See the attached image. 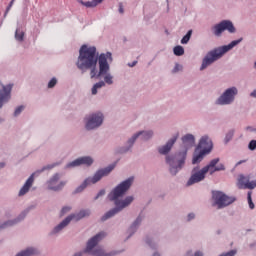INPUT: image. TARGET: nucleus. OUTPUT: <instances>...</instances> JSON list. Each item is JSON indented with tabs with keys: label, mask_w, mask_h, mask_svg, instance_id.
Instances as JSON below:
<instances>
[{
	"label": "nucleus",
	"mask_w": 256,
	"mask_h": 256,
	"mask_svg": "<svg viewBox=\"0 0 256 256\" xmlns=\"http://www.w3.org/2000/svg\"><path fill=\"white\" fill-rule=\"evenodd\" d=\"M109 62L113 61L112 54L107 52L97 55V49L94 46L82 45L80 47V55H78V61L76 66L78 69L85 72L90 69V78H99L104 76V82L108 85L113 84V76L108 74L110 70Z\"/></svg>",
	"instance_id": "nucleus-1"
},
{
	"label": "nucleus",
	"mask_w": 256,
	"mask_h": 256,
	"mask_svg": "<svg viewBox=\"0 0 256 256\" xmlns=\"http://www.w3.org/2000/svg\"><path fill=\"white\" fill-rule=\"evenodd\" d=\"M133 181H134L133 177L126 179L125 181H123L119 185H117L108 194V199H109V201H114L115 208L106 212L101 217V221H107V219H111V217H114L115 215H117V213H120V211H122V209H125L126 207H128V205H131V203L134 201L133 196H127L124 200H118V199H119V197H123V195H125V193H127V191L130 189Z\"/></svg>",
	"instance_id": "nucleus-2"
},
{
	"label": "nucleus",
	"mask_w": 256,
	"mask_h": 256,
	"mask_svg": "<svg viewBox=\"0 0 256 256\" xmlns=\"http://www.w3.org/2000/svg\"><path fill=\"white\" fill-rule=\"evenodd\" d=\"M243 38H240L238 40L232 41L230 44L216 48L212 51H209L206 56L204 57L200 70H204L209 65L214 63L216 60H219L225 53L230 51L232 48L237 46L240 42H242Z\"/></svg>",
	"instance_id": "nucleus-3"
},
{
	"label": "nucleus",
	"mask_w": 256,
	"mask_h": 256,
	"mask_svg": "<svg viewBox=\"0 0 256 256\" xmlns=\"http://www.w3.org/2000/svg\"><path fill=\"white\" fill-rule=\"evenodd\" d=\"M106 237L104 232H100L88 240V244L86 245V250L84 252H78L74 254V256H83L84 253L91 254L92 256H113L112 253H105L103 249L96 248L94 249L100 241H102ZM94 249V250H93Z\"/></svg>",
	"instance_id": "nucleus-4"
},
{
	"label": "nucleus",
	"mask_w": 256,
	"mask_h": 256,
	"mask_svg": "<svg viewBox=\"0 0 256 256\" xmlns=\"http://www.w3.org/2000/svg\"><path fill=\"white\" fill-rule=\"evenodd\" d=\"M114 165H110L104 169L98 170L93 177H88L86 178V180H84V183H82V185L78 186V188H76V191H74V193H82V191H84V189H86V187H88V185H95V183H98V181H101L102 177H106V175L110 174L111 171H113L114 169Z\"/></svg>",
	"instance_id": "nucleus-5"
},
{
	"label": "nucleus",
	"mask_w": 256,
	"mask_h": 256,
	"mask_svg": "<svg viewBox=\"0 0 256 256\" xmlns=\"http://www.w3.org/2000/svg\"><path fill=\"white\" fill-rule=\"evenodd\" d=\"M187 152L181 154L180 159L178 156H167L166 163L170 166V173L171 175H177L178 171H180L185 164Z\"/></svg>",
	"instance_id": "nucleus-6"
},
{
	"label": "nucleus",
	"mask_w": 256,
	"mask_h": 256,
	"mask_svg": "<svg viewBox=\"0 0 256 256\" xmlns=\"http://www.w3.org/2000/svg\"><path fill=\"white\" fill-rule=\"evenodd\" d=\"M212 199L214 201L213 205H216L217 209H224V207L232 205V203L235 201V198L227 196L220 191H213Z\"/></svg>",
	"instance_id": "nucleus-7"
},
{
	"label": "nucleus",
	"mask_w": 256,
	"mask_h": 256,
	"mask_svg": "<svg viewBox=\"0 0 256 256\" xmlns=\"http://www.w3.org/2000/svg\"><path fill=\"white\" fill-rule=\"evenodd\" d=\"M89 215H91L90 210H81L80 212H78V214H72L66 217V219H64L63 222H61L60 224H58V226L54 228V231H52V234H57L61 232L64 229V227H67V225L71 223L72 219H75L76 221H80V219H83L84 217H89Z\"/></svg>",
	"instance_id": "nucleus-8"
},
{
	"label": "nucleus",
	"mask_w": 256,
	"mask_h": 256,
	"mask_svg": "<svg viewBox=\"0 0 256 256\" xmlns=\"http://www.w3.org/2000/svg\"><path fill=\"white\" fill-rule=\"evenodd\" d=\"M238 94L236 87H231L225 90V92L217 99L216 104L227 105L231 104L235 100V96Z\"/></svg>",
	"instance_id": "nucleus-9"
},
{
	"label": "nucleus",
	"mask_w": 256,
	"mask_h": 256,
	"mask_svg": "<svg viewBox=\"0 0 256 256\" xmlns=\"http://www.w3.org/2000/svg\"><path fill=\"white\" fill-rule=\"evenodd\" d=\"M225 30H227L230 33H235L236 28L234 27L233 23L229 20H223L222 22L212 27L213 34L216 36H221Z\"/></svg>",
	"instance_id": "nucleus-10"
},
{
	"label": "nucleus",
	"mask_w": 256,
	"mask_h": 256,
	"mask_svg": "<svg viewBox=\"0 0 256 256\" xmlns=\"http://www.w3.org/2000/svg\"><path fill=\"white\" fill-rule=\"evenodd\" d=\"M103 114L102 113H94L90 115V117L86 118V129L91 131L92 129H97L103 123Z\"/></svg>",
	"instance_id": "nucleus-11"
},
{
	"label": "nucleus",
	"mask_w": 256,
	"mask_h": 256,
	"mask_svg": "<svg viewBox=\"0 0 256 256\" xmlns=\"http://www.w3.org/2000/svg\"><path fill=\"white\" fill-rule=\"evenodd\" d=\"M220 161L219 158H214L207 164L205 167H203V170L205 171V174L209 173V175H214L216 171H225V166L224 164H218Z\"/></svg>",
	"instance_id": "nucleus-12"
},
{
	"label": "nucleus",
	"mask_w": 256,
	"mask_h": 256,
	"mask_svg": "<svg viewBox=\"0 0 256 256\" xmlns=\"http://www.w3.org/2000/svg\"><path fill=\"white\" fill-rule=\"evenodd\" d=\"M197 169L198 168H193L192 174L189 180L187 181L188 186L195 185V183H200V181H204L207 170H204V168H202L201 170L197 171Z\"/></svg>",
	"instance_id": "nucleus-13"
},
{
	"label": "nucleus",
	"mask_w": 256,
	"mask_h": 256,
	"mask_svg": "<svg viewBox=\"0 0 256 256\" xmlns=\"http://www.w3.org/2000/svg\"><path fill=\"white\" fill-rule=\"evenodd\" d=\"M213 149V142L208 136L201 137L198 146L196 147L197 151H206V154L211 153Z\"/></svg>",
	"instance_id": "nucleus-14"
},
{
	"label": "nucleus",
	"mask_w": 256,
	"mask_h": 256,
	"mask_svg": "<svg viewBox=\"0 0 256 256\" xmlns=\"http://www.w3.org/2000/svg\"><path fill=\"white\" fill-rule=\"evenodd\" d=\"M237 187L238 189H255L256 182L250 181V176L239 175Z\"/></svg>",
	"instance_id": "nucleus-15"
},
{
	"label": "nucleus",
	"mask_w": 256,
	"mask_h": 256,
	"mask_svg": "<svg viewBox=\"0 0 256 256\" xmlns=\"http://www.w3.org/2000/svg\"><path fill=\"white\" fill-rule=\"evenodd\" d=\"M140 137L141 141H148L153 137V132L152 131H141L135 134L134 136L131 137V139L128 140L129 145H133L135 143L136 139Z\"/></svg>",
	"instance_id": "nucleus-16"
},
{
	"label": "nucleus",
	"mask_w": 256,
	"mask_h": 256,
	"mask_svg": "<svg viewBox=\"0 0 256 256\" xmlns=\"http://www.w3.org/2000/svg\"><path fill=\"white\" fill-rule=\"evenodd\" d=\"M11 89L12 85L2 86V90H0V108L10 99Z\"/></svg>",
	"instance_id": "nucleus-17"
},
{
	"label": "nucleus",
	"mask_w": 256,
	"mask_h": 256,
	"mask_svg": "<svg viewBox=\"0 0 256 256\" xmlns=\"http://www.w3.org/2000/svg\"><path fill=\"white\" fill-rule=\"evenodd\" d=\"M93 163V159L89 156L78 158L72 163L68 164L67 167H79V165H88L90 166Z\"/></svg>",
	"instance_id": "nucleus-18"
},
{
	"label": "nucleus",
	"mask_w": 256,
	"mask_h": 256,
	"mask_svg": "<svg viewBox=\"0 0 256 256\" xmlns=\"http://www.w3.org/2000/svg\"><path fill=\"white\" fill-rule=\"evenodd\" d=\"M34 175L32 174L30 175V177L26 180V183H24V186H22V188H20V192H18V196L19 197H23V195H26V193H28L34 183Z\"/></svg>",
	"instance_id": "nucleus-19"
},
{
	"label": "nucleus",
	"mask_w": 256,
	"mask_h": 256,
	"mask_svg": "<svg viewBox=\"0 0 256 256\" xmlns=\"http://www.w3.org/2000/svg\"><path fill=\"white\" fill-rule=\"evenodd\" d=\"M176 141H177V136L168 140L166 145H164L158 149V152L160 153V155H167V153H169L171 151L173 145H175Z\"/></svg>",
	"instance_id": "nucleus-20"
},
{
	"label": "nucleus",
	"mask_w": 256,
	"mask_h": 256,
	"mask_svg": "<svg viewBox=\"0 0 256 256\" xmlns=\"http://www.w3.org/2000/svg\"><path fill=\"white\" fill-rule=\"evenodd\" d=\"M182 143L186 147H193V145H195V138L193 135L187 134L182 137Z\"/></svg>",
	"instance_id": "nucleus-21"
},
{
	"label": "nucleus",
	"mask_w": 256,
	"mask_h": 256,
	"mask_svg": "<svg viewBox=\"0 0 256 256\" xmlns=\"http://www.w3.org/2000/svg\"><path fill=\"white\" fill-rule=\"evenodd\" d=\"M205 155H207L206 150H204V151L200 150L198 154L193 156L192 164L196 165L197 163H201V161H203Z\"/></svg>",
	"instance_id": "nucleus-22"
},
{
	"label": "nucleus",
	"mask_w": 256,
	"mask_h": 256,
	"mask_svg": "<svg viewBox=\"0 0 256 256\" xmlns=\"http://www.w3.org/2000/svg\"><path fill=\"white\" fill-rule=\"evenodd\" d=\"M104 0H91L88 2H84L82 0L78 1L80 2V4L86 6V8H94L96 7L98 4L102 3Z\"/></svg>",
	"instance_id": "nucleus-23"
},
{
	"label": "nucleus",
	"mask_w": 256,
	"mask_h": 256,
	"mask_svg": "<svg viewBox=\"0 0 256 256\" xmlns=\"http://www.w3.org/2000/svg\"><path fill=\"white\" fill-rule=\"evenodd\" d=\"M37 254L36 249L34 248H27L26 250L16 254V256H33Z\"/></svg>",
	"instance_id": "nucleus-24"
},
{
	"label": "nucleus",
	"mask_w": 256,
	"mask_h": 256,
	"mask_svg": "<svg viewBox=\"0 0 256 256\" xmlns=\"http://www.w3.org/2000/svg\"><path fill=\"white\" fill-rule=\"evenodd\" d=\"M105 85H106L105 82L99 81L98 83H96V84L93 85V87H92V89H91V93H92L93 95L97 94L98 89L104 87Z\"/></svg>",
	"instance_id": "nucleus-25"
},
{
	"label": "nucleus",
	"mask_w": 256,
	"mask_h": 256,
	"mask_svg": "<svg viewBox=\"0 0 256 256\" xmlns=\"http://www.w3.org/2000/svg\"><path fill=\"white\" fill-rule=\"evenodd\" d=\"M173 53L176 56H181V55H184L185 50H184V48L182 46H175L173 48Z\"/></svg>",
	"instance_id": "nucleus-26"
},
{
	"label": "nucleus",
	"mask_w": 256,
	"mask_h": 256,
	"mask_svg": "<svg viewBox=\"0 0 256 256\" xmlns=\"http://www.w3.org/2000/svg\"><path fill=\"white\" fill-rule=\"evenodd\" d=\"M192 33H193V31L189 30L186 33V35L183 36V38L181 39V44H187L190 41V39H191Z\"/></svg>",
	"instance_id": "nucleus-27"
},
{
	"label": "nucleus",
	"mask_w": 256,
	"mask_h": 256,
	"mask_svg": "<svg viewBox=\"0 0 256 256\" xmlns=\"http://www.w3.org/2000/svg\"><path fill=\"white\" fill-rule=\"evenodd\" d=\"M61 179V175L59 173L54 174V176H52V178H50V180H48V183H50V185H54L55 183H58V181Z\"/></svg>",
	"instance_id": "nucleus-28"
},
{
	"label": "nucleus",
	"mask_w": 256,
	"mask_h": 256,
	"mask_svg": "<svg viewBox=\"0 0 256 256\" xmlns=\"http://www.w3.org/2000/svg\"><path fill=\"white\" fill-rule=\"evenodd\" d=\"M247 201H248V205L250 207V209H255V204L253 203V200H252V192H248L247 193Z\"/></svg>",
	"instance_id": "nucleus-29"
},
{
	"label": "nucleus",
	"mask_w": 256,
	"mask_h": 256,
	"mask_svg": "<svg viewBox=\"0 0 256 256\" xmlns=\"http://www.w3.org/2000/svg\"><path fill=\"white\" fill-rule=\"evenodd\" d=\"M247 201H248V205L250 207V209H255V204L253 203V200H252V192H248L247 193Z\"/></svg>",
	"instance_id": "nucleus-30"
},
{
	"label": "nucleus",
	"mask_w": 256,
	"mask_h": 256,
	"mask_svg": "<svg viewBox=\"0 0 256 256\" xmlns=\"http://www.w3.org/2000/svg\"><path fill=\"white\" fill-rule=\"evenodd\" d=\"M25 33L19 29H16V40L23 41Z\"/></svg>",
	"instance_id": "nucleus-31"
},
{
	"label": "nucleus",
	"mask_w": 256,
	"mask_h": 256,
	"mask_svg": "<svg viewBox=\"0 0 256 256\" xmlns=\"http://www.w3.org/2000/svg\"><path fill=\"white\" fill-rule=\"evenodd\" d=\"M17 220L14 221H8L2 225H0V229H5V227H11L12 225H15V223H17Z\"/></svg>",
	"instance_id": "nucleus-32"
},
{
	"label": "nucleus",
	"mask_w": 256,
	"mask_h": 256,
	"mask_svg": "<svg viewBox=\"0 0 256 256\" xmlns=\"http://www.w3.org/2000/svg\"><path fill=\"white\" fill-rule=\"evenodd\" d=\"M141 221H142L141 216H138V217L136 218V220L133 222V224H132V226H131V229H134V227H138V225H140Z\"/></svg>",
	"instance_id": "nucleus-33"
},
{
	"label": "nucleus",
	"mask_w": 256,
	"mask_h": 256,
	"mask_svg": "<svg viewBox=\"0 0 256 256\" xmlns=\"http://www.w3.org/2000/svg\"><path fill=\"white\" fill-rule=\"evenodd\" d=\"M248 149H250V151H255V149H256V140H251L249 142Z\"/></svg>",
	"instance_id": "nucleus-34"
},
{
	"label": "nucleus",
	"mask_w": 256,
	"mask_h": 256,
	"mask_svg": "<svg viewBox=\"0 0 256 256\" xmlns=\"http://www.w3.org/2000/svg\"><path fill=\"white\" fill-rule=\"evenodd\" d=\"M65 183H66V181H61L60 186H58V187L50 186V189H52L53 191H59L60 189H62V187H64Z\"/></svg>",
	"instance_id": "nucleus-35"
},
{
	"label": "nucleus",
	"mask_w": 256,
	"mask_h": 256,
	"mask_svg": "<svg viewBox=\"0 0 256 256\" xmlns=\"http://www.w3.org/2000/svg\"><path fill=\"white\" fill-rule=\"evenodd\" d=\"M237 254L236 250H230L229 252L223 253L219 256H235Z\"/></svg>",
	"instance_id": "nucleus-36"
},
{
	"label": "nucleus",
	"mask_w": 256,
	"mask_h": 256,
	"mask_svg": "<svg viewBox=\"0 0 256 256\" xmlns=\"http://www.w3.org/2000/svg\"><path fill=\"white\" fill-rule=\"evenodd\" d=\"M234 132H229L228 134H226L225 136V143H229V141H231V139L233 138Z\"/></svg>",
	"instance_id": "nucleus-37"
},
{
	"label": "nucleus",
	"mask_w": 256,
	"mask_h": 256,
	"mask_svg": "<svg viewBox=\"0 0 256 256\" xmlns=\"http://www.w3.org/2000/svg\"><path fill=\"white\" fill-rule=\"evenodd\" d=\"M56 84H57V79L52 78V80H50V82H48V88H53Z\"/></svg>",
	"instance_id": "nucleus-38"
},
{
	"label": "nucleus",
	"mask_w": 256,
	"mask_h": 256,
	"mask_svg": "<svg viewBox=\"0 0 256 256\" xmlns=\"http://www.w3.org/2000/svg\"><path fill=\"white\" fill-rule=\"evenodd\" d=\"M24 108V106H18V108H16L14 111V116H18L24 110Z\"/></svg>",
	"instance_id": "nucleus-39"
},
{
	"label": "nucleus",
	"mask_w": 256,
	"mask_h": 256,
	"mask_svg": "<svg viewBox=\"0 0 256 256\" xmlns=\"http://www.w3.org/2000/svg\"><path fill=\"white\" fill-rule=\"evenodd\" d=\"M14 2H15V0L10 1V4L8 5V7H6V13H4V16H6L9 13V11L11 10Z\"/></svg>",
	"instance_id": "nucleus-40"
},
{
	"label": "nucleus",
	"mask_w": 256,
	"mask_h": 256,
	"mask_svg": "<svg viewBox=\"0 0 256 256\" xmlns=\"http://www.w3.org/2000/svg\"><path fill=\"white\" fill-rule=\"evenodd\" d=\"M69 211H71V207L66 206V207L62 208L61 215H65V213H68Z\"/></svg>",
	"instance_id": "nucleus-41"
},
{
	"label": "nucleus",
	"mask_w": 256,
	"mask_h": 256,
	"mask_svg": "<svg viewBox=\"0 0 256 256\" xmlns=\"http://www.w3.org/2000/svg\"><path fill=\"white\" fill-rule=\"evenodd\" d=\"M118 12L123 14L124 13V6H123V3H119L118 4Z\"/></svg>",
	"instance_id": "nucleus-42"
},
{
	"label": "nucleus",
	"mask_w": 256,
	"mask_h": 256,
	"mask_svg": "<svg viewBox=\"0 0 256 256\" xmlns=\"http://www.w3.org/2000/svg\"><path fill=\"white\" fill-rule=\"evenodd\" d=\"M102 195H105V190H100L94 199H99V197H102Z\"/></svg>",
	"instance_id": "nucleus-43"
},
{
	"label": "nucleus",
	"mask_w": 256,
	"mask_h": 256,
	"mask_svg": "<svg viewBox=\"0 0 256 256\" xmlns=\"http://www.w3.org/2000/svg\"><path fill=\"white\" fill-rule=\"evenodd\" d=\"M180 65L179 64H176L174 69H173V72H178L180 70Z\"/></svg>",
	"instance_id": "nucleus-44"
},
{
	"label": "nucleus",
	"mask_w": 256,
	"mask_h": 256,
	"mask_svg": "<svg viewBox=\"0 0 256 256\" xmlns=\"http://www.w3.org/2000/svg\"><path fill=\"white\" fill-rule=\"evenodd\" d=\"M191 219H195V214L193 213L188 214V221H191Z\"/></svg>",
	"instance_id": "nucleus-45"
},
{
	"label": "nucleus",
	"mask_w": 256,
	"mask_h": 256,
	"mask_svg": "<svg viewBox=\"0 0 256 256\" xmlns=\"http://www.w3.org/2000/svg\"><path fill=\"white\" fill-rule=\"evenodd\" d=\"M194 256H203V253L200 251L195 252Z\"/></svg>",
	"instance_id": "nucleus-46"
},
{
	"label": "nucleus",
	"mask_w": 256,
	"mask_h": 256,
	"mask_svg": "<svg viewBox=\"0 0 256 256\" xmlns=\"http://www.w3.org/2000/svg\"><path fill=\"white\" fill-rule=\"evenodd\" d=\"M137 64V61L132 62L131 64H128V66L133 67Z\"/></svg>",
	"instance_id": "nucleus-47"
},
{
	"label": "nucleus",
	"mask_w": 256,
	"mask_h": 256,
	"mask_svg": "<svg viewBox=\"0 0 256 256\" xmlns=\"http://www.w3.org/2000/svg\"><path fill=\"white\" fill-rule=\"evenodd\" d=\"M250 96L255 97L256 98V90H254L252 93H250Z\"/></svg>",
	"instance_id": "nucleus-48"
},
{
	"label": "nucleus",
	"mask_w": 256,
	"mask_h": 256,
	"mask_svg": "<svg viewBox=\"0 0 256 256\" xmlns=\"http://www.w3.org/2000/svg\"><path fill=\"white\" fill-rule=\"evenodd\" d=\"M153 256H160L159 253H154Z\"/></svg>",
	"instance_id": "nucleus-49"
},
{
	"label": "nucleus",
	"mask_w": 256,
	"mask_h": 256,
	"mask_svg": "<svg viewBox=\"0 0 256 256\" xmlns=\"http://www.w3.org/2000/svg\"><path fill=\"white\" fill-rule=\"evenodd\" d=\"M245 161L238 162V165H241V163H244Z\"/></svg>",
	"instance_id": "nucleus-50"
},
{
	"label": "nucleus",
	"mask_w": 256,
	"mask_h": 256,
	"mask_svg": "<svg viewBox=\"0 0 256 256\" xmlns=\"http://www.w3.org/2000/svg\"><path fill=\"white\" fill-rule=\"evenodd\" d=\"M146 243H147L148 245H150V241H149V240H146Z\"/></svg>",
	"instance_id": "nucleus-51"
},
{
	"label": "nucleus",
	"mask_w": 256,
	"mask_h": 256,
	"mask_svg": "<svg viewBox=\"0 0 256 256\" xmlns=\"http://www.w3.org/2000/svg\"><path fill=\"white\" fill-rule=\"evenodd\" d=\"M254 68L256 69V61H255V63H254Z\"/></svg>",
	"instance_id": "nucleus-52"
},
{
	"label": "nucleus",
	"mask_w": 256,
	"mask_h": 256,
	"mask_svg": "<svg viewBox=\"0 0 256 256\" xmlns=\"http://www.w3.org/2000/svg\"><path fill=\"white\" fill-rule=\"evenodd\" d=\"M0 167H4V164H0Z\"/></svg>",
	"instance_id": "nucleus-53"
},
{
	"label": "nucleus",
	"mask_w": 256,
	"mask_h": 256,
	"mask_svg": "<svg viewBox=\"0 0 256 256\" xmlns=\"http://www.w3.org/2000/svg\"><path fill=\"white\" fill-rule=\"evenodd\" d=\"M25 217V214H22V218Z\"/></svg>",
	"instance_id": "nucleus-54"
}]
</instances>
